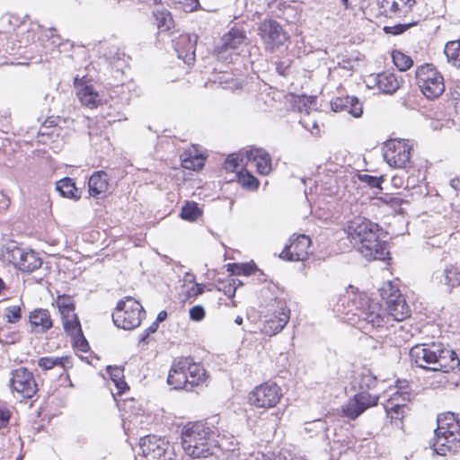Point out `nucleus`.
<instances>
[{"instance_id":"f257e3e1","label":"nucleus","mask_w":460,"mask_h":460,"mask_svg":"<svg viewBox=\"0 0 460 460\" xmlns=\"http://www.w3.org/2000/svg\"><path fill=\"white\" fill-rule=\"evenodd\" d=\"M345 232L350 243L367 260L384 261L388 256L386 243L379 240L378 225L357 217L348 222Z\"/></svg>"},{"instance_id":"f03ea898","label":"nucleus","mask_w":460,"mask_h":460,"mask_svg":"<svg viewBox=\"0 0 460 460\" xmlns=\"http://www.w3.org/2000/svg\"><path fill=\"white\" fill-rule=\"evenodd\" d=\"M411 361L419 367L448 373L460 366L456 353L442 344H418L410 350Z\"/></svg>"},{"instance_id":"7ed1b4c3","label":"nucleus","mask_w":460,"mask_h":460,"mask_svg":"<svg viewBox=\"0 0 460 460\" xmlns=\"http://www.w3.org/2000/svg\"><path fill=\"white\" fill-rule=\"evenodd\" d=\"M181 445L187 456L191 458H208L219 452L215 432L202 422H191L181 430Z\"/></svg>"},{"instance_id":"20e7f679","label":"nucleus","mask_w":460,"mask_h":460,"mask_svg":"<svg viewBox=\"0 0 460 460\" xmlns=\"http://www.w3.org/2000/svg\"><path fill=\"white\" fill-rule=\"evenodd\" d=\"M59 314L64 331L71 338L73 346L80 351L86 352L89 345L83 334L78 316L75 313V304L71 298L59 296Z\"/></svg>"},{"instance_id":"39448f33","label":"nucleus","mask_w":460,"mask_h":460,"mask_svg":"<svg viewBox=\"0 0 460 460\" xmlns=\"http://www.w3.org/2000/svg\"><path fill=\"white\" fill-rule=\"evenodd\" d=\"M145 311L143 306L131 296L120 300L112 314L114 324L121 329L132 330L141 323Z\"/></svg>"},{"instance_id":"423d86ee","label":"nucleus","mask_w":460,"mask_h":460,"mask_svg":"<svg viewBox=\"0 0 460 460\" xmlns=\"http://www.w3.org/2000/svg\"><path fill=\"white\" fill-rule=\"evenodd\" d=\"M416 80L422 93L429 99L438 98L445 91L443 76L431 65L419 66Z\"/></svg>"},{"instance_id":"0eeeda50","label":"nucleus","mask_w":460,"mask_h":460,"mask_svg":"<svg viewBox=\"0 0 460 460\" xmlns=\"http://www.w3.org/2000/svg\"><path fill=\"white\" fill-rule=\"evenodd\" d=\"M411 146L402 139H391L384 147V158L394 168H406L411 164Z\"/></svg>"},{"instance_id":"6e6552de","label":"nucleus","mask_w":460,"mask_h":460,"mask_svg":"<svg viewBox=\"0 0 460 460\" xmlns=\"http://www.w3.org/2000/svg\"><path fill=\"white\" fill-rule=\"evenodd\" d=\"M281 398V388L275 383L266 382L252 390L249 401L258 408L270 409L275 407Z\"/></svg>"},{"instance_id":"1a4fd4ad","label":"nucleus","mask_w":460,"mask_h":460,"mask_svg":"<svg viewBox=\"0 0 460 460\" xmlns=\"http://www.w3.org/2000/svg\"><path fill=\"white\" fill-rule=\"evenodd\" d=\"M244 44H246L245 33L238 29H232L222 36L215 48V52L219 59L227 62L232 59V55L237 54Z\"/></svg>"},{"instance_id":"9d476101","label":"nucleus","mask_w":460,"mask_h":460,"mask_svg":"<svg viewBox=\"0 0 460 460\" xmlns=\"http://www.w3.org/2000/svg\"><path fill=\"white\" fill-rule=\"evenodd\" d=\"M259 35L265 45V49L274 52L283 46L288 37L283 28L273 20H265L259 26Z\"/></svg>"},{"instance_id":"9b49d317","label":"nucleus","mask_w":460,"mask_h":460,"mask_svg":"<svg viewBox=\"0 0 460 460\" xmlns=\"http://www.w3.org/2000/svg\"><path fill=\"white\" fill-rule=\"evenodd\" d=\"M140 449L146 460H172V452L168 442L157 436L141 438Z\"/></svg>"},{"instance_id":"f8f14e48","label":"nucleus","mask_w":460,"mask_h":460,"mask_svg":"<svg viewBox=\"0 0 460 460\" xmlns=\"http://www.w3.org/2000/svg\"><path fill=\"white\" fill-rule=\"evenodd\" d=\"M430 447L439 456L456 453L460 450V432L437 429Z\"/></svg>"},{"instance_id":"ddd939ff","label":"nucleus","mask_w":460,"mask_h":460,"mask_svg":"<svg viewBox=\"0 0 460 460\" xmlns=\"http://www.w3.org/2000/svg\"><path fill=\"white\" fill-rule=\"evenodd\" d=\"M11 387L21 397L27 399L31 398L38 390L32 373L24 367H20L13 372Z\"/></svg>"},{"instance_id":"4468645a","label":"nucleus","mask_w":460,"mask_h":460,"mask_svg":"<svg viewBox=\"0 0 460 460\" xmlns=\"http://www.w3.org/2000/svg\"><path fill=\"white\" fill-rule=\"evenodd\" d=\"M311 252V239L309 236L298 234L290 238V243L284 248L280 258L292 261H305Z\"/></svg>"},{"instance_id":"2eb2a0df","label":"nucleus","mask_w":460,"mask_h":460,"mask_svg":"<svg viewBox=\"0 0 460 460\" xmlns=\"http://www.w3.org/2000/svg\"><path fill=\"white\" fill-rule=\"evenodd\" d=\"M377 402V396L371 395L367 392H362L348 401V402L343 406V412L345 416L354 420L367 408L376 405Z\"/></svg>"},{"instance_id":"dca6fc26","label":"nucleus","mask_w":460,"mask_h":460,"mask_svg":"<svg viewBox=\"0 0 460 460\" xmlns=\"http://www.w3.org/2000/svg\"><path fill=\"white\" fill-rule=\"evenodd\" d=\"M13 264L24 272H32L41 266L42 261L32 250L15 247L11 251Z\"/></svg>"},{"instance_id":"f3484780","label":"nucleus","mask_w":460,"mask_h":460,"mask_svg":"<svg viewBox=\"0 0 460 460\" xmlns=\"http://www.w3.org/2000/svg\"><path fill=\"white\" fill-rule=\"evenodd\" d=\"M290 311L288 308H280L274 312L267 320L264 321L261 332L269 336L279 333L288 323Z\"/></svg>"},{"instance_id":"a211bd4d","label":"nucleus","mask_w":460,"mask_h":460,"mask_svg":"<svg viewBox=\"0 0 460 460\" xmlns=\"http://www.w3.org/2000/svg\"><path fill=\"white\" fill-rule=\"evenodd\" d=\"M184 366H186V363L182 362L181 358L175 360L169 371L167 382L174 389L191 391Z\"/></svg>"},{"instance_id":"6ab92c4d","label":"nucleus","mask_w":460,"mask_h":460,"mask_svg":"<svg viewBox=\"0 0 460 460\" xmlns=\"http://www.w3.org/2000/svg\"><path fill=\"white\" fill-rule=\"evenodd\" d=\"M197 39L196 35L184 34L181 35L174 43L178 58L187 64L194 60Z\"/></svg>"},{"instance_id":"aec40b11","label":"nucleus","mask_w":460,"mask_h":460,"mask_svg":"<svg viewBox=\"0 0 460 460\" xmlns=\"http://www.w3.org/2000/svg\"><path fill=\"white\" fill-rule=\"evenodd\" d=\"M331 105L333 111H347L355 118L363 113L361 103L354 96L337 97L332 101Z\"/></svg>"},{"instance_id":"412c9836","label":"nucleus","mask_w":460,"mask_h":460,"mask_svg":"<svg viewBox=\"0 0 460 460\" xmlns=\"http://www.w3.org/2000/svg\"><path fill=\"white\" fill-rule=\"evenodd\" d=\"M245 157L247 162H252L255 164L260 174L268 175L271 172V159L263 149H250L246 151Z\"/></svg>"},{"instance_id":"4be33fe9","label":"nucleus","mask_w":460,"mask_h":460,"mask_svg":"<svg viewBox=\"0 0 460 460\" xmlns=\"http://www.w3.org/2000/svg\"><path fill=\"white\" fill-rule=\"evenodd\" d=\"M385 311L387 321L393 320L401 322L411 315L410 306L407 305L403 296L397 299L390 298V301L386 302Z\"/></svg>"},{"instance_id":"5701e85b","label":"nucleus","mask_w":460,"mask_h":460,"mask_svg":"<svg viewBox=\"0 0 460 460\" xmlns=\"http://www.w3.org/2000/svg\"><path fill=\"white\" fill-rule=\"evenodd\" d=\"M182 362L186 363L184 369L187 372V377L190 389L192 390L195 386L204 384L208 378L207 371L204 367L193 361L191 358H181Z\"/></svg>"},{"instance_id":"b1692460","label":"nucleus","mask_w":460,"mask_h":460,"mask_svg":"<svg viewBox=\"0 0 460 460\" xmlns=\"http://www.w3.org/2000/svg\"><path fill=\"white\" fill-rule=\"evenodd\" d=\"M364 320L372 327H382L389 323L386 311L378 302L370 301Z\"/></svg>"},{"instance_id":"393cba45","label":"nucleus","mask_w":460,"mask_h":460,"mask_svg":"<svg viewBox=\"0 0 460 460\" xmlns=\"http://www.w3.org/2000/svg\"><path fill=\"white\" fill-rule=\"evenodd\" d=\"M376 85L384 93L392 94L395 93L402 83L394 74L384 72L376 75L374 78Z\"/></svg>"},{"instance_id":"a878e982","label":"nucleus","mask_w":460,"mask_h":460,"mask_svg":"<svg viewBox=\"0 0 460 460\" xmlns=\"http://www.w3.org/2000/svg\"><path fill=\"white\" fill-rule=\"evenodd\" d=\"M83 79H79L77 76L75 78V84L78 88L77 95L83 105L95 108L100 103L101 99L99 93L93 88V86H84L81 82Z\"/></svg>"},{"instance_id":"bb28decb","label":"nucleus","mask_w":460,"mask_h":460,"mask_svg":"<svg viewBox=\"0 0 460 460\" xmlns=\"http://www.w3.org/2000/svg\"><path fill=\"white\" fill-rule=\"evenodd\" d=\"M415 3V0H384L382 6L390 15L402 16L411 10Z\"/></svg>"},{"instance_id":"cd10ccee","label":"nucleus","mask_w":460,"mask_h":460,"mask_svg":"<svg viewBox=\"0 0 460 460\" xmlns=\"http://www.w3.org/2000/svg\"><path fill=\"white\" fill-rule=\"evenodd\" d=\"M30 323L36 332H44L52 326L49 313L47 310H34L30 315Z\"/></svg>"},{"instance_id":"c85d7f7f","label":"nucleus","mask_w":460,"mask_h":460,"mask_svg":"<svg viewBox=\"0 0 460 460\" xmlns=\"http://www.w3.org/2000/svg\"><path fill=\"white\" fill-rule=\"evenodd\" d=\"M108 179L104 172H96L89 179V193L94 198H99L108 190Z\"/></svg>"},{"instance_id":"c756f323","label":"nucleus","mask_w":460,"mask_h":460,"mask_svg":"<svg viewBox=\"0 0 460 460\" xmlns=\"http://www.w3.org/2000/svg\"><path fill=\"white\" fill-rule=\"evenodd\" d=\"M436 279L450 288L460 286V264L447 266L442 272L436 274Z\"/></svg>"},{"instance_id":"7c9ffc66","label":"nucleus","mask_w":460,"mask_h":460,"mask_svg":"<svg viewBox=\"0 0 460 460\" xmlns=\"http://www.w3.org/2000/svg\"><path fill=\"white\" fill-rule=\"evenodd\" d=\"M396 401V396L390 397L385 405L387 416L394 422L401 421L409 411V407L406 403H397Z\"/></svg>"},{"instance_id":"2f4dec72","label":"nucleus","mask_w":460,"mask_h":460,"mask_svg":"<svg viewBox=\"0 0 460 460\" xmlns=\"http://www.w3.org/2000/svg\"><path fill=\"white\" fill-rule=\"evenodd\" d=\"M437 429L460 432V418L453 412L440 414Z\"/></svg>"},{"instance_id":"473e14b6","label":"nucleus","mask_w":460,"mask_h":460,"mask_svg":"<svg viewBox=\"0 0 460 460\" xmlns=\"http://www.w3.org/2000/svg\"><path fill=\"white\" fill-rule=\"evenodd\" d=\"M154 16L157 27L162 31H168L173 24L171 13L164 7H158L154 11Z\"/></svg>"},{"instance_id":"72a5a7b5","label":"nucleus","mask_w":460,"mask_h":460,"mask_svg":"<svg viewBox=\"0 0 460 460\" xmlns=\"http://www.w3.org/2000/svg\"><path fill=\"white\" fill-rule=\"evenodd\" d=\"M59 194L65 198L78 200L81 197L75 182L70 178H63L59 180Z\"/></svg>"},{"instance_id":"f704fd0d","label":"nucleus","mask_w":460,"mask_h":460,"mask_svg":"<svg viewBox=\"0 0 460 460\" xmlns=\"http://www.w3.org/2000/svg\"><path fill=\"white\" fill-rule=\"evenodd\" d=\"M445 54L450 63L460 66V40L447 42L445 47Z\"/></svg>"},{"instance_id":"c9c22d12","label":"nucleus","mask_w":460,"mask_h":460,"mask_svg":"<svg viewBox=\"0 0 460 460\" xmlns=\"http://www.w3.org/2000/svg\"><path fill=\"white\" fill-rule=\"evenodd\" d=\"M392 58L394 64L400 71H406L413 65V60L411 58L400 50H394L392 53Z\"/></svg>"},{"instance_id":"e433bc0d","label":"nucleus","mask_w":460,"mask_h":460,"mask_svg":"<svg viewBox=\"0 0 460 460\" xmlns=\"http://www.w3.org/2000/svg\"><path fill=\"white\" fill-rule=\"evenodd\" d=\"M380 295L382 298L385 300V303L389 302L390 298L397 299L402 297L399 289L394 285H393L391 281H388L383 285V287L380 288Z\"/></svg>"},{"instance_id":"4c0bfd02","label":"nucleus","mask_w":460,"mask_h":460,"mask_svg":"<svg viewBox=\"0 0 460 460\" xmlns=\"http://www.w3.org/2000/svg\"><path fill=\"white\" fill-rule=\"evenodd\" d=\"M204 165V158L202 155L191 156L190 154H184L182 158V166L190 170H199Z\"/></svg>"},{"instance_id":"58836bf2","label":"nucleus","mask_w":460,"mask_h":460,"mask_svg":"<svg viewBox=\"0 0 460 460\" xmlns=\"http://www.w3.org/2000/svg\"><path fill=\"white\" fill-rule=\"evenodd\" d=\"M199 215H200V210L198 208L197 204L191 203V202H187L183 206V208L181 209V216L183 219L190 220V221L197 219Z\"/></svg>"},{"instance_id":"ea45409f","label":"nucleus","mask_w":460,"mask_h":460,"mask_svg":"<svg viewBox=\"0 0 460 460\" xmlns=\"http://www.w3.org/2000/svg\"><path fill=\"white\" fill-rule=\"evenodd\" d=\"M184 281L185 283L189 282L191 285V287H189L187 284L184 285L186 288L187 296H197L203 293V288L200 285L193 282V276L191 274H187L185 276Z\"/></svg>"},{"instance_id":"a19ab883","label":"nucleus","mask_w":460,"mask_h":460,"mask_svg":"<svg viewBox=\"0 0 460 460\" xmlns=\"http://www.w3.org/2000/svg\"><path fill=\"white\" fill-rule=\"evenodd\" d=\"M239 182L248 189H257L259 186L258 180L246 171H242L238 175Z\"/></svg>"},{"instance_id":"79ce46f5","label":"nucleus","mask_w":460,"mask_h":460,"mask_svg":"<svg viewBox=\"0 0 460 460\" xmlns=\"http://www.w3.org/2000/svg\"><path fill=\"white\" fill-rule=\"evenodd\" d=\"M4 316L8 323H16L21 319V308L19 305H11L4 309Z\"/></svg>"},{"instance_id":"37998d69","label":"nucleus","mask_w":460,"mask_h":460,"mask_svg":"<svg viewBox=\"0 0 460 460\" xmlns=\"http://www.w3.org/2000/svg\"><path fill=\"white\" fill-rule=\"evenodd\" d=\"M246 159L245 155H231L226 160V168L227 170L234 171Z\"/></svg>"},{"instance_id":"c03bdc74","label":"nucleus","mask_w":460,"mask_h":460,"mask_svg":"<svg viewBox=\"0 0 460 460\" xmlns=\"http://www.w3.org/2000/svg\"><path fill=\"white\" fill-rule=\"evenodd\" d=\"M185 12H193L199 6V0H174Z\"/></svg>"},{"instance_id":"a18cd8bd","label":"nucleus","mask_w":460,"mask_h":460,"mask_svg":"<svg viewBox=\"0 0 460 460\" xmlns=\"http://www.w3.org/2000/svg\"><path fill=\"white\" fill-rule=\"evenodd\" d=\"M111 379L113 380V382L115 383L116 386L119 390H122L124 387L127 386V384L124 381L120 380L121 370L119 368L114 367L111 371Z\"/></svg>"},{"instance_id":"49530a36","label":"nucleus","mask_w":460,"mask_h":460,"mask_svg":"<svg viewBox=\"0 0 460 460\" xmlns=\"http://www.w3.org/2000/svg\"><path fill=\"white\" fill-rule=\"evenodd\" d=\"M190 317L194 321H201L205 317V310L201 305H195L190 309Z\"/></svg>"},{"instance_id":"de8ad7c7","label":"nucleus","mask_w":460,"mask_h":460,"mask_svg":"<svg viewBox=\"0 0 460 460\" xmlns=\"http://www.w3.org/2000/svg\"><path fill=\"white\" fill-rule=\"evenodd\" d=\"M38 364L44 370L51 369L58 365V358H41Z\"/></svg>"},{"instance_id":"09e8293b","label":"nucleus","mask_w":460,"mask_h":460,"mask_svg":"<svg viewBox=\"0 0 460 460\" xmlns=\"http://www.w3.org/2000/svg\"><path fill=\"white\" fill-rule=\"evenodd\" d=\"M11 412L4 407L0 406V429L4 428L9 422Z\"/></svg>"},{"instance_id":"8fccbe9b","label":"nucleus","mask_w":460,"mask_h":460,"mask_svg":"<svg viewBox=\"0 0 460 460\" xmlns=\"http://www.w3.org/2000/svg\"><path fill=\"white\" fill-rule=\"evenodd\" d=\"M360 179L366 181L372 188H377L380 186L381 181L380 179L377 177L365 174L363 176H360Z\"/></svg>"},{"instance_id":"3c124183","label":"nucleus","mask_w":460,"mask_h":460,"mask_svg":"<svg viewBox=\"0 0 460 460\" xmlns=\"http://www.w3.org/2000/svg\"><path fill=\"white\" fill-rule=\"evenodd\" d=\"M396 396L397 397V403H406L407 404V402L409 401V394H405V393H402V392H396L394 394H393V395L391 397H394Z\"/></svg>"},{"instance_id":"603ef678","label":"nucleus","mask_w":460,"mask_h":460,"mask_svg":"<svg viewBox=\"0 0 460 460\" xmlns=\"http://www.w3.org/2000/svg\"><path fill=\"white\" fill-rule=\"evenodd\" d=\"M40 29V26L38 24H32L30 30L28 31V40H34V32Z\"/></svg>"},{"instance_id":"864d4df0","label":"nucleus","mask_w":460,"mask_h":460,"mask_svg":"<svg viewBox=\"0 0 460 460\" xmlns=\"http://www.w3.org/2000/svg\"><path fill=\"white\" fill-rule=\"evenodd\" d=\"M49 123L50 125H52L54 123V119H48L44 122V124L42 125L41 128H40V133L41 135H49V132L45 131V128H48L47 124Z\"/></svg>"},{"instance_id":"5fc2aeb1","label":"nucleus","mask_w":460,"mask_h":460,"mask_svg":"<svg viewBox=\"0 0 460 460\" xmlns=\"http://www.w3.org/2000/svg\"><path fill=\"white\" fill-rule=\"evenodd\" d=\"M450 185L455 190H460V179L456 178V179L451 180Z\"/></svg>"},{"instance_id":"6e6d98bb","label":"nucleus","mask_w":460,"mask_h":460,"mask_svg":"<svg viewBox=\"0 0 460 460\" xmlns=\"http://www.w3.org/2000/svg\"><path fill=\"white\" fill-rule=\"evenodd\" d=\"M166 317H167L166 311H161V312H159V314L157 315L156 321H157V323L163 322L166 319Z\"/></svg>"},{"instance_id":"4d7b16f0","label":"nucleus","mask_w":460,"mask_h":460,"mask_svg":"<svg viewBox=\"0 0 460 460\" xmlns=\"http://www.w3.org/2000/svg\"><path fill=\"white\" fill-rule=\"evenodd\" d=\"M430 127L435 129V130H438V129H440L442 128V124L438 121V120H432L430 122Z\"/></svg>"},{"instance_id":"13d9d810","label":"nucleus","mask_w":460,"mask_h":460,"mask_svg":"<svg viewBox=\"0 0 460 460\" xmlns=\"http://www.w3.org/2000/svg\"><path fill=\"white\" fill-rule=\"evenodd\" d=\"M158 328V323H154L149 328H148V331L149 332H156Z\"/></svg>"},{"instance_id":"bf43d9fd","label":"nucleus","mask_w":460,"mask_h":460,"mask_svg":"<svg viewBox=\"0 0 460 460\" xmlns=\"http://www.w3.org/2000/svg\"><path fill=\"white\" fill-rule=\"evenodd\" d=\"M65 383H66V385L67 386H70L72 387L73 386V384L70 380V377H69V375L68 374H66V376H65Z\"/></svg>"},{"instance_id":"052dcab7","label":"nucleus","mask_w":460,"mask_h":460,"mask_svg":"<svg viewBox=\"0 0 460 460\" xmlns=\"http://www.w3.org/2000/svg\"><path fill=\"white\" fill-rule=\"evenodd\" d=\"M234 323H235L236 324L241 325V324L243 323V317H241V316H236V318L234 319Z\"/></svg>"},{"instance_id":"680f3d73","label":"nucleus","mask_w":460,"mask_h":460,"mask_svg":"<svg viewBox=\"0 0 460 460\" xmlns=\"http://www.w3.org/2000/svg\"><path fill=\"white\" fill-rule=\"evenodd\" d=\"M4 281L0 279V291H1L2 289H4Z\"/></svg>"},{"instance_id":"e2e57ef3","label":"nucleus","mask_w":460,"mask_h":460,"mask_svg":"<svg viewBox=\"0 0 460 460\" xmlns=\"http://www.w3.org/2000/svg\"><path fill=\"white\" fill-rule=\"evenodd\" d=\"M391 30H392V28L385 27V31H386L387 32H391ZM392 33H397V32H396V31H392Z\"/></svg>"},{"instance_id":"0e129e2a","label":"nucleus","mask_w":460,"mask_h":460,"mask_svg":"<svg viewBox=\"0 0 460 460\" xmlns=\"http://www.w3.org/2000/svg\"><path fill=\"white\" fill-rule=\"evenodd\" d=\"M312 128L317 129L318 128L317 123L316 122H313Z\"/></svg>"},{"instance_id":"69168bd1","label":"nucleus","mask_w":460,"mask_h":460,"mask_svg":"<svg viewBox=\"0 0 460 460\" xmlns=\"http://www.w3.org/2000/svg\"><path fill=\"white\" fill-rule=\"evenodd\" d=\"M341 1H342L343 4H344L345 6H347V5H348V2H349V0H341Z\"/></svg>"},{"instance_id":"338daca9","label":"nucleus","mask_w":460,"mask_h":460,"mask_svg":"<svg viewBox=\"0 0 460 460\" xmlns=\"http://www.w3.org/2000/svg\"><path fill=\"white\" fill-rule=\"evenodd\" d=\"M58 364H59V366H60V365H62V366L64 365V363L62 362V358H59Z\"/></svg>"},{"instance_id":"774afa93","label":"nucleus","mask_w":460,"mask_h":460,"mask_svg":"<svg viewBox=\"0 0 460 460\" xmlns=\"http://www.w3.org/2000/svg\"><path fill=\"white\" fill-rule=\"evenodd\" d=\"M54 185H55V189L58 190V181H55Z\"/></svg>"}]
</instances>
